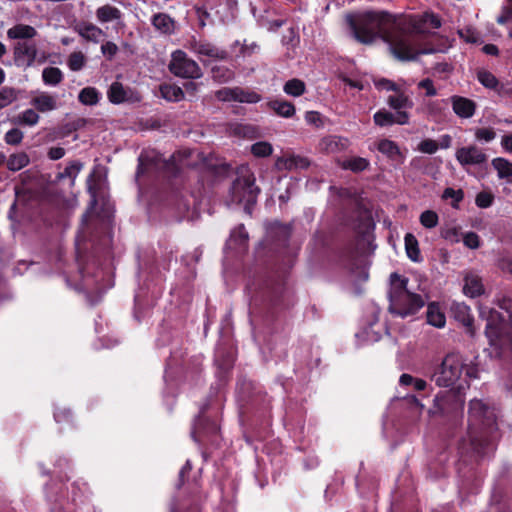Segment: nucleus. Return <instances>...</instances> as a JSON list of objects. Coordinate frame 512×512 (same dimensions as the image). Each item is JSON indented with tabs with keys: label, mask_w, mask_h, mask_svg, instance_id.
Segmentation results:
<instances>
[{
	"label": "nucleus",
	"mask_w": 512,
	"mask_h": 512,
	"mask_svg": "<svg viewBox=\"0 0 512 512\" xmlns=\"http://www.w3.org/2000/svg\"><path fill=\"white\" fill-rule=\"evenodd\" d=\"M190 49L199 57H207L211 60H224L228 57V52L225 49L206 42V41H192Z\"/></svg>",
	"instance_id": "9d476101"
},
{
	"label": "nucleus",
	"mask_w": 512,
	"mask_h": 512,
	"mask_svg": "<svg viewBox=\"0 0 512 512\" xmlns=\"http://www.w3.org/2000/svg\"><path fill=\"white\" fill-rule=\"evenodd\" d=\"M107 97L110 102L120 104L129 98V90H127L122 83L113 82L107 92Z\"/></svg>",
	"instance_id": "4be33fe9"
},
{
	"label": "nucleus",
	"mask_w": 512,
	"mask_h": 512,
	"mask_svg": "<svg viewBox=\"0 0 512 512\" xmlns=\"http://www.w3.org/2000/svg\"><path fill=\"white\" fill-rule=\"evenodd\" d=\"M459 34H460V36H461L462 38H464L467 42H472V43H474V42H476V41H477V37H476V35H475L474 31H473V30H471V29L461 30V31L459 32Z\"/></svg>",
	"instance_id": "0e129e2a"
},
{
	"label": "nucleus",
	"mask_w": 512,
	"mask_h": 512,
	"mask_svg": "<svg viewBox=\"0 0 512 512\" xmlns=\"http://www.w3.org/2000/svg\"><path fill=\"white\" fill-rule=\"evenodd\" d=\"M411 17L414 18L418 22L420 29H415V30L411 31L409 33V38L411 39V42L413 43L414 47L417 50H419L415 43V35L424 33V31H425L424 26H430L434 29L439 28L441 26V21L438 16H436L435 14H432V13H426L421 18H417L414 16H411Z\"/></svg>",
	"instance_id": "dca6fc26"
},
{
	"label": "nucleus",
	"mask_w": 512,
	"mask_h": 512,
	"mask_svg": "<svg viewBox=\"0 0 512 512\" xmlns=\"http://www.w3.org/2000/svg\"><path fill=\"white\" fill-rule=\"evenodd\" d=\"M259 192L260 189L255 185L254 173L247 165H241L230 189V201L243 204L245 209H248L256 203Z\"/></svg>",
	"instance_id": "20e7f679"
},
{
	"label": "nucleus",
	"mask_w": 512,
	"mask_h": 512,
	"mask_svg": "<svg viewBox=\"0 0 512 512\" xmlns=\"http://www.w3.org/2000/svg\"><path fill=\"white\" fill-rule=\"evenodd\" d=\"M87 57L85 54L81 51H74L72 52L68 59H67V65L70 70L76 72L83 69L86 65Z\"/></svg>",
	"instance_id": "473e14b6"
},
{
	"label": "nucleus",
	"mask_w": 512,
	"mask_h": 512,
	"mask_svg": "<svg viewBox=\"0 0 512 512\" xmlns=\"http://www.w3.org/2000/svg\"><path fill=\"white\" fill-rule=\"evenodd\" d=\"M168 68L173 75L181 78L197 79L203 75L198 63L182 50H176L171 54Z\"/></svg>",
	"instance_id": "423d86ee"
},
{
	"label": "nucleus",
	"mask_w": 512,
	"mask_h": 512,
	"mask_svg": "<svg viewBox=\"0 0 512 512\" xmlns=\"http://www.w3.org/2000/svg\"><path fill=\"white\" fill-rule=\"evenodd\" d=\"M96 17L99 22L106 23L120 19L121 11L114 6L104 5L96 10Z\"/></svg>",
	"instance_id": "393cba45"
},
{
	"label": "nucleus",
	"mask_w": 512,
	"mask_h": 512,
	"mask_svg": "<svg viewBox=\"0 0 512 512\" xmlns=\"http://www.w3.org/2000/svg\"><path fill=\"white\" fill-rule=\"evenodd\" d=\"M427 322L437 328L444 327L446 319L444 314L440 311L439 307L435 304L428 305L427 308Z\"/></svg>",
	"instance_id": "cd10ccee"
},
{
	"label": "nucleus",
	"mask_w": 512,
	"mask_h": 512,
	"mask_svg": "<svg viewBox=\"0 0 512 512\" xmlns=\"http://www.w3.org/2000/svg\"><path fill=\"white\" fill-rule=\"evenodd\" d=\"M512 21V13L509 11H505L502 15L497 18V22L499 24H506Z\"/></svg>",
	"instance_id": "774afa93"
},
{
	"label": "nucleus",
	"mask_w": 512,
	"mask_h": 512,
	"mask_svg": "<svg viewBox=\"0 0 512 512\" xmlns=\"http://www.w3.org/2000/svg\"><path fill=\"white\" fill-rule=\"evenodd\" d=\"M271 108L282 117L289 118L294 115L295 107L288 101L275 100L270 103Z\"/></svg>",
	"instance_id": "72a5a7b5"
},
{
	"label": "nucleus",
	"mask_w": 512,
	"mask_h": 512,
	"mask_svg": "<svg viewBox=\"0 0 512 512\" xmlns=\"http://www.w3.org/2000/svg\"><path fill=\"white\" fill-rule=\"evenodd\" d=\"M236 101L242 103H257L260 101L261 97L254 91L244 90L240 87H236Z\"/></svg>",
	"instance_id": "a19ab883"
},
{
	"label": "nucleus",
	"mask_w": 512,
	"mask_h": 512,
	"mask_svg": "<svg viewBox=\"0 0 512 512\" xmlns=\"http://www.w3.org/2000/svg\"><path fill=\"white\" fill-rule=\"evenodd\" d=\"M418 87L425 90L426 96L432 97L437 94L433 81L429 78L423 79L418 83Z\"/></svg>",
	"instance_id": "5fc2aeb1"
},
{
	"label": "nucleus",
	"mask_w": 512,
	"mask_h": 512,
	"mask_svg": "<svg viewBox=\"0 0 512 512\" xmlns=\"http://www.w3.org/2000/svg\"><path fill=\"white\" fill-rule=\"evenodd\" d=\"M439 221L438 215L432 210H426L420 215V223L428 229L437 226Z\"/></svg>",
	"instance_id": "c03bdc74"
},
{
	"label": "nucleus",
	"mask_w": 512,
	"mask_h": 512,
	"mask_svg": "<svg viewBox=\"0 0 512 512\" xmlns=\"http://www.w3.org/2000/svg\"><path fill=\"white\" fill-rule=\"evenodd\" d=\"M40 117L34 109H27L17 117V123L26 126H34L38 123Z\"/></svg>",
	"instance_id": "ea45409f"
},
{
	"label": "nucleus",
	"mask_w": 512,
	"mask_h": 512,
	"mask_svg": "<svg viewBox=\"0 0 512 512\" xmlns=\"http://www.w3.org/2000/svg\"><path fill=\"white\" fill-rule=\"evenodd\" d=\"M37 45L34 41H18L13 46L15 64L19 67H30L37 59Z\"/></svg>",
	"instance_id": "6e6552de"
},
{
	"label": "nucleus",
	"mask_w": 512,
	"mask_h": 512,
	"mask_svg": "<svg viewBox=\"0 0 512 512\" xmlns=\"http://www.w3.org/2000/svg\"><path fill=\"white\" fill-rule=\"evenodd\" d=\"M455 157L461 166L481 165L487 161V155L476 145L457 149Z\"/></svg>",
	"instance_id": "1a4fd4ad"
},
{
	"label": "nucleus",
	"mask_w": 512,
	"mask_h": 512,
	"mask_svg": "<svg viewBox=\"0 0 512 512\" xmlns=\"http://www.w3.org/2000/svg\"><path fill=\"white\" fill-rule=\"evenodd\" d=\"M377 149L391 160L398 161L403 159L399 146L392 140H380L377 144Z\"/></svg>",
	"instance_id": "aec40b11"
},
{
	"label": "nucleus",
	"mask_w": 512,
	"mask_h": 512,
	"mask_svg": "<svg viewBox=\"0 0 512 512\" xmlns=\"http://www.w3.org/2000/svg\"><path fill=\"white\" fill-rule=\"evenodd\" d=\"M65 155V150L62 147H52L48 151V157L51 160L61 159Z\"/></svg>",
	"instance_id": "052dcab7"
},
{
	"label": "nucleus",
	"mask_w": 512,
	"mask_h": 512,
	"mask_svg": "<svg viewBox=\"0 0 512 512\" xmlns=\"http://www.w3.org/2000/svg\"><path fill=\"white\" fill-rule=\"evenodd\" d=\"M42 78L47 85H58L63 80V73L57 67H47L42 72Z\"/></svg>",
	"instance_id": "7c9ffc66"
},
{
	"label": "nucleus",
	"mask_w": 512,
	"mask_h": 512,
	"mask_svg": "<svg viewBox=\"0 0 512 512\" xmlns=\"http://www.w3.org/2000/svg\"><path fill=\"white\" fill-rule=\"evenodd\" d=\"M162 97L168 101L178 102L184 98L183 90L174 84H163L160 86Z\"/></svg>",
	"instance_id": "bb28decb"
},
{
	"label": "nucleus",
	"mask_w": 512,
	"mask_h": 512,
	"mask_svg": "<svg viewBox=\"0 0 512 512\" xmlns=\"http://www.w3.org/2000/svg\"><path fill=\"white\" fill-rule=\"evenodd\" d=\"M375 85L379 89H385L388 91H398L397 85L388 79H380L375 82Z\"/></svg>",
	"instance_id": "4d7b16f0"
},
{
	"label": "nucleus",
	"mask_w": 512,
	"mask_h": 512,
	"mask_svg": "<svg viewBox=\"0 0 512 512\" xmlns=\"http://www.w3.org/2000/svg\"><path fill=\"white\" fill-rule=\"evenodd\" d=\"M501 147L508 153L512 154V133L503 135L501 138Z\"/></svg>",
	"instance_id": "680f3d73"
},
{
	"label": "nucleus",
	"mask_w": 512,
	"mask_h": 512,
	"mask_svg": "<svg viewBox=\"0 0 512 512\" xmlns=\"http://www.w3.org/2000/svg\"><path fill=\"white\" fill-rule=\"evenodd\" d=\"M30 162V158L25 152H17L11 154L7 159V168L16 172L26 167Z\"/></svg>",
	"instance_id": "a878e982"
},
{
	"label": "nucleus",
	"mask_w": 512,
	"mask_h": 512,
	"mask_svg": "<svg viewBox=\"0 0 512 512\" xmlns=\"http://www.w3.org/2000/svg\"><path fill=\"white\" fill-rule=\"evenodd\" d=\"M395 92L396 94L390 95L387 99V103L392 109L401 110L404 108H411L413 106V102L404 92L399 89Z\"/></svg>",
	"instance_id": "b1692460"
},
{
	"label": "nucleus",
	"mask_w": 512,
	"mask_h": 512,
	"mask_svg": "<svg viewBox=\"0 0 512 512\" xmlns=\"http://www.w3.org/2000/svg\"><path fill=\"white\" fill-rule=\"evenodd\" d=\"M78 99L84 105H95L99 101V93L94 87H86L80 91Z\"/></svg>",
	"instance_id": "c9c22d12"
},
{
	"label": "nucleus",
	"mask_w": 512,
	"mask_h": 512,
	"mask_svg": "<svg viewBox=\"0 0 512 512\" xmlns=\"http://www.w3.org/2000/svg\"><path fill=\"white\" fill-rule=\"evenodd\" d=\"M305 120L307 121V123L315 125L317 127L322 124L321 115L315 111L307 112L305 115Z\"/></svg>",
	"instance_id": "bf43d9fd"
},
{
	"label": "nucleus",
	"mask_w": 512,
	"mask_h": 512,
	"mask_svg": "<svg viewBox=\"0 0 512 512\" xmlns=\"http://www.w3.org/2000/svg\"><path fill=\"white\" fill-rule=\"evenodd\" d=\"M346 139H343V138H340V137H337V136H329V137H326L324 138L320 145H321V149L328 152V153H333V152H337L341 149H344L345 148V145H346Z\"/></svg>",
	"instance_id": "c85d7f7f"
},
{
	"label": "nucleus",
	"mask_w": 512,
	"mask_h": 512,
	"mask_svg": "<svg viewBox=\"0 0 512 512\" xmlns=\"http://www.w3.org/2000/svg\"><path fill=\"white\" fill-rule=\"evenodd\" d=\"M310 165L311 161L307 157L296 154H285L275 161V168L279 171L302 170Z\"/></svg>",
	"instance_id": "9b49d317"
},
{
	"label": "nucleus",
	"mask_w": 512,
	"mask_h": 512,
	"mask_svg": "<svg viewBox=\"0 0 512 512\" xmlns=\"http://www.w3.org/2000/svg\"><path fill=\"white\" fill-rule=\"evenodd\" d=\"M468 378L478 377L476 365L466 363L465 358L459 353L447 354L440 365L434 370L431 379L439 387H451L459 381L463 375Z\"/></svg>",
	"instance_id": "7ed1b4c3"
},
{
	"label": "nucleus",
	"mask_w": 512,
	"mask_h": 512,
	"mask_svg": "<svg viewBox=\"0 0 512 512\" xmlns=\"http://www.w3.org/2000/svg\"><path fill=\"white\" fill-rule=\"evenodd\" d=\"M231 241L235 242L239 246H245L248 240V233L244 225H239L231 233Z\"/></svg>",
	"instance_id": "de8ad7c7"
},
{
	"label": "nucleus",
	"mask_w": 512,
	"mask_h": 512,
	"mask_svg": "<svg viewBox=\"0 0 512 512\" xmlns=\"http://www.w3.org/2000/svg\"><path fill=\"white\" fill-rule=\"evenodd\" d=\"M442 198L444 199H452L453 207H457L458 203L463 200L464 193L461 189L455 190L453 188H446L443 192Z\"/></svg>",
	"instance_id": "8fccbe9b"
},
{
	"label": "nucleus",
	"mask_w": 512,
	"mask_h": 512,
	"mask_svg": "<svg viewBox=\"0 0 512 512\" xmlns=\"http://www.w3.org/2000/svg\"><path fill=\"white\" fill-rule=\"evenodd\" d=\"M413 381L414 377L411 376L410 374H402L399 379L400 384L403 386L412 385Z\"/></svg>",
	"instance_id": "338daca9"
},
{
	"label": "nucleus",
	"mask_w": 512,
	"mask_h": 512,
	"mask_svg": "<svg viewBox=\"0 0 512 512\" xmlns=\"http://www.w3.org/2000/svg\"><path fill=\"white\" fill-rule=\"evenodd\" d=\"M31 104L39 112L46 113L57 108V99L55 96L42 92L32 98Z\"/></svg>",
	"instance_id": "a211bd4d"
},
{
	"label": "nucleus",
	"mask_w": 512,
	"mask_h": 512,
	"mask_svg": "<svg viewBox=\"0 0 512 512\" xmlns=\"http://www.w3.org/2000/svg\"><path fill=\"white\" fill-rule=\"evenodd\" d=\"M397 114L394 115V123L399 125H405L409 122V114L405 111L397 110Z\"/></svg>",
	"instance_id": "e2e57ef3"
},
{
	"label": "nucleus",
	"mask_w": 512,
	"mask_h": 512,
	"mask_svg": "<svg viewBox=\"0 0 512 512\" xmlns=\"http://www.w3.org/2000/svg\"><path fill=\"white\" fill-rule=\"evenodd\" d=\"M236 96V87H225L215 93V97L220 101H236Z\"/></svg>",
	"instance_id": "603ef678"
},
{
	"label": "nucleus",
	"mask_w": 512,
	"mask_h": 512,
	"mask_svg": "<svg viewBox=\"0 0 512 512\" xmlns=\"http://www.w3.org/2000/svg\"><path fill=\"white\" fill-rule=\"evenodd\" d=\"M373 119L375 124L381 127L394 124V114L386 110L376 112Z\"/></svg>",
	"instance_id": "37998d69"
},
{
	"label": "nucleus",
	"mask_w": 512,
	"mask_h": 512,
	"mask_svg": "<svg viewBox=\"0 0 512 512\" xmlns=\"http://www.w3.org/2000/svg\"><path fill=\"white\" fill-rule=\"evenodd\" d=\"M211 74L212 78L219 83H226L234 78V72L225 66H214Z\"/></svg>",
	"instance_id": "f704fd0d"
},
{
	"label": "nucleus",
	"mask_w": 512,
	"mask_h": 512,
	"mask_svg": "<svg viewBox=\"0 0 512 512\" xmlns=\"http://www.w3.org/2000/svg\"><path fill=\"white\" fill-rule=\"evenodd\" d=\"M347 21L354 38L362 44H372L377 39L387 43L391 54L399 61H413L421 54L432 50H417L409 33L420 29L418 22L403 14H391L386 11H368L349 16Z\"/></svg>",
	"instance_id": "f257e3e1"
},
{
	"label": "nucleus",
	"mask_w": 512,
	"mask_h": 512,
	"mask_svg": "<svg viewBox=\"0 0 512 512\" xmlns=\"http://www.w3.org/2000/svg\"><path fill=\"white\" fill-rule=\"evenodd\" d=\"M18 99V91L13 87L0 89V110L9 106Z\"/></svg>",
	"instance_id": "e433bc0d"
},
{
	"label": "nucleus",
	"mask_w": 512,
	"mask_h": 512,
	"mask_svg": "<svg viewBox=\"0 0 512 512\" xmlns=\"http://www.w3.org/2000/svg\"><path fill=\"white\" fill-rule=\"evenodd\" d=\"M74 30L86 41L93 43H99L105 36L101 28L89 22L77 23Z\"/></svg>",
	"instance_id": "4468645a"
},
{
	"label": "nucleus",
	"mask_w": 512,
	"mask_h": 512,
	"mask_svg": "<svg viewBox=\"0 0 512 512\" xmlns=\"http://www.w3.org/2000/svg\"><path fill=\"white\" fill-rule=\"evenodd\" d=\"M451 313L455 320H457L459 323H461L465 328L466 331L470 334H474V327H473V316L471 315L470 307L467 306L464 303L454 302L451 305Z\"/></svg>",
	"instance_id": "ddd939ff"
},
{
	"label": "nucleus",
	"mask_w": 512,
	"mask_h": 512,
	"mask_svg": "<svg viewBox=\"0 0 512 512\" xmlns=\"http://www.w3.org/2000/svg\"><path fill=\"white\" fill-rule=\"evenodd\" d=\"M480 317L487 320V330L494 333L493 330L497 329L498 324L501 322L502 317L499 312L487 306L479 307Z\"/></svg>",
	"instance_id": "5701e85b"
},
{
	"label": "nucleus",
	"mask_w": 512,
	"mask_h": 512,
	"mask_svg": "<svg viewBox=\"0 0 512 512\" xmlns=\"http://www.w3.org/2000/svg\"><path fill=\"white\" fill-rule=\"evenodd\" d=\"M453 112L460 118H471L476 111L477 104L466 97L453 95L450 97Z\"/></svg>",
	"instance_id": "f8f14e48"
},
{
	"label": "nucleus",
	"mask_w": 512,
	"mask_h": 512,
	"mask_svg": "<svg viewBox=\"0 0 512 512\" xmlns=\"http://www.w3.org/2000/svg\"><path fill=\"white\" fill-rule=\"evenodd\" d=\"M475 139L478 142L488 143L496 138V132L493 128H476L474 131Z\"/></svg>",
	"instance_id": "79ce46f5"
},
{
	"label": "nucleus",
	"mask_w": 512,
	"mask_h": 512,
	"mask_svg": "<svg viewBox=\"0 0 512 512\" xmlns=\"http://www.w3.org/2000/svg\"><path fill=\"white\" fill-rule=\"evenodd\" d=\"M494 195L491 192L481 191L476 195L475 203L479 208H488L493 204Z\"/></svg>",
	"instance_id": "09e8293b"
},
{
	"label": "nucleus",
	"mask_w": 512,
	"mask_h": 512,
	"mask_svg": "<svg viewBox=\"0 0 512 512\" xmlns=\"http://www.w3.org/2000/svg\"><path fill=\"white\" fill-rule=\"evenodd\" d=\"M495 423L493 408L482 400L474 399L469 404V439L475 451H479L481 442L478 439V430L490 428Z\"/></svg>",
	"instance_id": "39448f33"
},
{
	"label": "nucleus",
	"mask_w": 512,
	"mask_h": 512,
	"mask_svg": "<svg viewBox=\"0 0 512 512\" xmlns=\"http://www.w3.org/2000/svg\"><path fill=\"white\" fill-rule=\"evenodd\" d=\"M477 79L483 86L490 89L495 88L498 84L496 77L491 72L485 70H481L477 73Z\"/></svg>",
	"instance_id": "49530a36"
},
{
	"label": "nucleus",
	"mask_w": 512,
	"mask_h": 512,
	"mask_svg": "<svg viewBox=\"0 0 512 512\" xmlns=\"http://www.w3.org/2000/svg\"><path fill=\"white\" fill-rule=\"evenodd\" d=\"M272 152V145L266 141H259L251 146V153L258 158L268 157Z\"/></svg>",
	"instance_id": "58836bf2"
},
{
	"label": "nucleus",
	"mask_w": 512,
	"mask_h": 512,
	"mask_svg": "<svg viewBox=\"0 0 512 512\" xmlns=\"http://www.w3.org/2000/svg\"><path fill=\"white\" fill-rule=\"evenodd\" d=\"M483 52L488 54V55H493V56H496L498 55V48L496 45L494 44H486L483 48H482Z\"/></svg>",
	"instance_id": "69168bd1"
},
{
	"label": "nucleus",
	"mask_w": 512,
	"mask_h": 512,
	"mask_svg": "<svg viewBox=\"0 0 512 512\" xmlns=\"http://www.w3.org/2000/svg\"><path fill=\"white\" fill-rule=\"evenodd\" d=\"M36 35L37 30L26 24H17L7 30V37L11 40L31 41Z\"/></svg>",
	"instance_id": "f3484780"
},
{
	"label": "nucleus",
	"mask_w": 512,
	"mask_h": 512,
	"mask_svg": "<svg viewBox=\"0 0 512 512\" xmlns=\"http://www.w3.org/2000/svg\"><path fill=\"white\" fill-rule=\"evenodd\" d=\"M389 312L399 317L417 313L425 304L423 297L408 288V278L397 273L390 275Z\"/></svg>",
	"instance_id": "f03ea898"
},
{
	"label": "nucleus",
	"mask_w": 512,
	"mask_h": 512,
	"mask_svg": "<svg viewBox=\"0 0 512 512\" xmlns=\"http://www.w3.org/2000/svg\"><path fill=\"white\" fill-rule=\"evenodd\" d=\"M101 51L105 56H108L111 59L116 55L118 47L115 43L108 41L102 44Z\"/></svg>",
	"instance_id": "6e6d98bb"
},
{
	"label": "nucleus",
	"mask_w": 512,
	"mask_h": 512,
	"mask_svg": "<svg viewBox=\"0 0 512 512\" xmlns=\"http://www.w3.org/2000/svg\"><path fill=\"white\" fill-rule=\"evenodd\" d=\"M405 249L407 256L414 262H418L420 260V250L416 237L407 233L405 235Z\"/></svg>",
	"instance_id": "c756f323"
},
{
	"label": "nucleus",
	"mask_w": 512,
	"mask_h": 512,
	"mask_svg": "<svg viewBox=\"0 0 512 512\" xmlns=\"http://www.w3.org/2000/svg\"><path fill=\"white\" fill-rule=\"evenodd\" d=\"M492 167L496 170L499 179H506L510 182L512 177V162L503 157H496L491 161Z\"/></svg>",
	"instance_id": "412c9836"
},
{
	"label": "nucleus",
	"mask_w": 512,
	"mask_h": 512,
	"mask_svg": "<svg viewBox=\"0 0 512 512\" xmlns=\"http://www.w3.org/2000/svg\"><path fill=\"white\" fill-rule=\"evenodd\" d=\"M439 148L438 143L433 139H424L418 145V150L426 154H434Z\"/></svg>",
	"instance_id": "3c124183"
},
{
	"label": "nucleus",
	"mask_w": 512,
	"mask_h": 512,
	"mask_svg": "<svg viewBox=\"0 0 512 512\" xmlns=\"http://www.w3.org/2000/svg\"><path fill=\"white\" fill-rule=\"evenodd\" d=\"M463 292L465 295L474 298L484 293V285L481 277L473 272H468L464 277Z\"/></svg>",
	"instance_id": "2eb2a0df"
},
{
	"label": "nucleus",
	"mask_w": 512,
	"mask_h": 512,
	"mask_svg": "<svg viewBox=\"0 0 512 512\" xmlns=\"http://www.w3.org/2000/svg\"><path fill=\"white\" fill-rule=\"evenodd\" d=\"M24 138V133L18 128H12L5 133L4 140L8 145L17 146Z\"/></svg>",
	"instance_id": "a18cd8bd"
},
{
	"label": "nucleus",
	"mask_w": 512,
	"mask_h": 512,
	"mask_svg": "<svg viewBox=\"0 0 512 512\" xmlns=\"http://www.w3.org/2000/svg\"><path fill=\"white\" fill-rule=\"evenodd\" d=\"M154 28L162 34H172L175 30L174 20L165 13H157L151 19Z\"/></svg>",
	"instance_id": "6ab92c4d"
},
{
	"label": "nucleus",
	"mask_w": 512,
	"mask_h": 512,
	"mask_svg": "<svg viewBox=\"0 0 512 512\" xmlns=\"http://www.w3.org/2000/svg\"><path fill=\"white\" fill-rule=\"evenodd\" d=\"M464 245L470 249H477L480 245L479 236L474 232H468L463 237Z\"/></svg>",
	"instance_id": "864d4df0"
},
{
	"label": "nucleus",
	"mask_w": 512,
	"mask_h": 512,
	"mask_svg": "<svg viewBox=\"0 0 512 512\" xmlns=\"http://www.w3.org/2000/svg\"><path fill=\"white\" fill-rule=\"evenodd\" d=\"M283 90L290 96L298 97L304 94L306 86L302 80L294 78L285 83Z\"/></svg>",
	"instance_id": "2f4dec72"
},
{
	"label": "nucleus",
	"mask_w": 512,
	"mask_h": 512,
	"mask_svg": "<svg viewBox=\"0 0 512 512\" xmlns=\"http://www.w3.org/2000/svg\"><path fill=\"white\" fill-rule=\"evenodd\" d=\"M82 165L80 163H72L69 166H67L62 174V176H67L71 178H75L76 175L81 170Z\"/></svg>",
	"instance_id": "13d9d810"
},
{
	"label": "nucleus",
	"mask_w": 512,
	"mask_h": 512,
	"mask_svg": "<svg viewBox=\"0 0 512 512\" xmlns=\"http://www.w3.org/2000/svg\"><path fill=\"white\" fill-rule=\"evenodd\" d=\"M464 407V398L454 390L438 394L434 400L432 413L442 416H454Z\"/></svg>",
	"instance_id": "0eeeda50"
},
{
	"label": "nucleus",
	"mask_w": 512,
	"mask_h": 512,
	"mask_svg": "<svg viewBox=\"0 0 512 512\" xmlns=\"http://www.w3.org/2000/svg\"><path fill=\"white\" fill-rule=\"evenodd\" d=\"M369 161L362 157H353L343 162L342 167L353 172H361L367 169Z\"/></svg>",
	"instance_id": "4c0bfd02"
}]
</instances>
